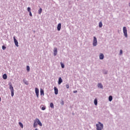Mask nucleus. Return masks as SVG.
Here are the masks:
<instances>
[{
	"instance_id": "1",
	"label": "nucleus",
	"mask_w": 130,
	"mask_h": 130,
	"mask_svg": "<svg viewBox=\"0 0 130 130\" xmlns=\"http://www.w3.org/2000/svg\"><path fill=\"white\" fill-rule=\"evenodd\" d=\"M96 130H102L103 128V124L101 122H99L98 124H96Z\"/></svg>"
},
{
	"instance_id": "2",
	"label": "nucleus",
	"mask_w": 130,
	"mask_h": 130,
	"mask_svg": "<svg viewBox=\"0 0 130 130\" xmlns=\"http://www.w3.org/2000/svg\"><path fill=\"white\" fill-rule=\"evenodd\" d=\"M9 89H10V91L11 92V96L12 97L14 96V87H13V85H12V84H11L9 85Z\"/></svg>"
},
{
	"instance_id": "3",
	"label": "nucleus",
	"mask_w": 130,
	"mask_h": 130,
	"mask_svg": "<svg viewBox=\"0 0 130 130\" xmlns=\"http://www.w3.org/2000/svg\"><path fill=\"white\" fill-rule=\"evenodd\" d=\"M123 32L124 33V35L126 38L127 37V30L126 29V27L124 26L123 27Z\"/></svg>"
},
{
	"instance_id": "4",
	"label": "nucleus",
	"mask_w": 130,
	"mask_h": 130,
	"mask_svg": "<svg viewBox=\"0 0 130 130\" xmlns=\"http://www.w3.org/2000/svg\"><path fill=\"white\" fill-rule=\"evenodd\" d=\"M93 46H97V38L95 37H93Z\"/></svg>"
},
{
	"instance_id": "5",
	"label": "nucleus",
	"mask_w": 130,
	"mask_h": 130,
	"mask_svg": "<svg viewBox=\"0 0 130 130\" xmlns=\"http://www.w3.org/2000/svg\"><path fill=\"white\" fill-rule=\"evenodd\" d=\"M35 120L37 122V124H39V125H40V126H42V123H41V122H40V120H39V119L36 118Z\"/></svg>"
},
{
	"instance_id": "6",
	"label": "nucleus",
	"mask_w": 130,
	"mask_h": 130,
	"mask_svg": "<svg viewBox=\"0 0 130 130\" xmlns=\"http://www.w3.org/2000/svg\"><path fill=\"white\" fill-rule=\"evenodd\" d=\"M13 39H14V41L16 46L18 47H19V43L18 42V41H17V39H16V37H15V36L13 37Z\"/></svg>"
},
{
	"instance_id": "7",
	"label": "nucleus",
	"mask_w": 130,
	"mask_h": 130,
	"mask_svg": "<svg viewBox=\"0 0 130 130\" xmlns=\"http://www.w3.org/2000/svg\"><path fill=\"white\" fill-rule=\"evenodd\" d=\"M35 92H36V94L37 95V98H39V89H38V88L37 87L35 88Z\"/></svg>"
},
{
	"instance_id": "8",
	"label": "nucleus",
	"mask_w": 130,
	"mask_h": 130,
	"mask_svg": "<svg viewBox=\"0 0 130 130\" xmlns=\"http://www.w3.org/2000/svg\"><path fill=\"white\" fill-rule=\"evenodd\" d=\"M54 90L55 95H57L58 94V89H57V88H56V87H54Z\"/></svg>"
},
{
	"instance_id": "9",
	"label": "nucleus",
	"mask_w": 130,
	"mask_h": 130,
	"mask_svg": "<svg viewBox=\"0 0 130 130\" xmlns=\"http://www.w3.org/2000/svg\"><path fill=\"white\" fill-rule=\"evenodd\" d=\"M57 54V48H54V56H55Z\"/></svg>"
},
{
	"instance_id": "10",
	"label": "nucleus",
	"mask_w": 130,
	"mask_h": 130,
	"mask_svg": "<svg viewBox=\"0 0 130 130\" xmlns=\"http://www.w3.org/2000/svg\"><path fill=\"white\" fill-rule=\"evenodd\" d=\"M61 28V23H59L57 25V29L58 30V31H60V29Z\"/></svg>"
},
{
	"instance_id": "11",
	"label": "nucleus",
	"mask_w": 130,
	"mask_h": 130,
	"mask_svg": "<svg viewBox=\"0 0 130 130\" xmlns=\"http://www.w3.org/2000/svg\"><path fill=\"white\" fill-rule=\"evenodd\" d=\"M62 82V79H61V77H59L58 79V85H60Z\"/></svg>"
},
{
	"instance_id": "12",
	"label": "nucleus",
	"mask_w": 130,
	"mask_h": 130,
	"mask_svg": "<svg viewBox=\"0 0 130 130\" xmlns=\"http://www.w3.org/2000/svg\"><path fill=\"white\" fill-rule=\"evenodd\" d=\"M104 58V55L102 53L100 54V59H103Z\"/></svg>"
},
{
	"instance_id": "13",
	"label": "nucleus",
	"mask_w": 130,
	"mask_h": 130,
	"mask_svg": "<svg viewBox=\"0 0 130 130\" xmlns=\"http://www.w3.org/2000/svg\"><path fill=\"white\" fill-rule=\"evenodd\" d=\"M98 88H101V89H103V86L101 83H98Z\"/></svg>"
},
{
	"instance_id": "14",
	"label": "nucleus",
	"mask_w": 130,
	"mask_h": 130,
	"mask_svg": "<svg viewBox=\"0 0 130 130\" xmlns=\"http://www.w3.org/2000/svg\"><path fill=\"white\" fill-rule=\"evenodd\" d=\"M40 94L41 96H44V90H43V89L40 90Z\"/></svg>"
},
{
	"instance_id": "15",
	"label": "nucleus",
	"mask_w": 130,
	"mask_h": 130,
	"mask_svg": "<svg viewBox=\"0 0 130 130\" xmlns=\"http://www.w3.org/2000/svg\"><path fill=\"white\" fill-rule=\"evenodd\" d=\"M3 78L4 80H7V79L8 78V76H7V74H4L3 76Z\"/></svg>"
},
{
	"instance_id": "16",
	"label": "nucleus",
	"mask_w": 130,
	"mask_h": 130,
	"mask_svg": "<svg viewBox=\"0 0 130 130\" xmlns=\"http://www.w3.org/2000/svg\"><path fill=\"white\" fill-rule=\"evenodd\" d=\"M37 127V122H36L35 120H34V127Z\"/></svg>"
},
{
	"instance_id": "17",
	"label": "nucleus",
	"mask_w": 130,
	"mask_h": 130,
	"mask_svg": "<svg viewBox=\"0 0 130 130\" xmlns=\"http://www.w3.org/2000/svg\"><path fill=\"white\" fill-rule=\"evenodd\" d=\"M94 104L95 105H97V104H98V102L97 101V99H94Z\"/></svg>"
},
{
	"instance_id": "18",
	"label": "nucleus",
	"mask_w": 130,
	"mask_h": 130,
	"mask_svg": "<svg viewBox=\"0 0 130 130\" xmlns=\"http://www.w3.org/2000/svg\"><path fill=\"white\" fill-rule=\"evenodd\" d=\"M103 24H102V22H100L99 24V26L100 27V28H102V26H103Z\"/></svg>"
},
{
	"instance_id": "19",
	"label": "nucleus",
	"mask_w": 130,
	"mask_h": 130,
	"mask_svg": "<svg viewBox=\"0 0 130 130\" xmlns=\"http://www.w3.org/2000/svg\"><path fill=\"white\" fill-rule=\"evenodd\" d=\"M19 124L20 126L21 127V128H23V127H24V125H23V124L21 122H19Z\"/></svg>"
},
{
	"instance_id": "20",
	"label": "nucleus",
	"mask_w": 130,
	"mask_h": 130,
	"mask_svg": "<svg viewBox=\"0 0 130 130\" xmlns=\"http://www.w3.org/2000/svg\"><path fill=\"white\" fill-rule=\"evenodd\" d=\"M50 106L51 108H54V106L53 105V103H51Z\"/></svg>"
},
{
	"instance_id": "21",
	"label": "nucleus",
	"mask_w": 130,
	"mask_h": 130,
	"mask_svg": "<svg viewBox=\"0 0 130 130\" xmlns=\"http://www.w3.org/2000/svg\"><path fill=\"white\" fill-rule=\"evenodd\" d=\"M41 107L42 108V110H45V109H46V107L45 106H41Z\"/></svg>"
},
{
	"instance_id": "22",
	"label": "nucleus",
	"mask_w": 130,
	"mask_h": 130,
	"mask_svg": "<svg viewBox=\"0 0 130 130\" xmlns=\"http://www.w3.org/2000/svg\"><path fill=\"white\" fill-rule=\"evenodd\" d=\"M41 13H42V8H40L39 10V15L41 14Z\"/></svg>"
},
{
	"instance_id": "23",
	"label": "nucleus",
	"mask_w": 130,
	"mask_h": 130,
	"mask_svg": "<svg viewBox=\"0 0 130 130\" xmlns=\"http://www.w3.org/2000/svg\"><path fill=\"white\" fill-rule=\"evenodd\" d=\"M109 101L110 102L112 101V96L110 95L109 96Z\"/></svg>"
},
{
	"instance_id": "24",
	"label": "nucleus",
	"mask_w": 130,
	"mask_h": 130,
	"mask_svg": "<svg viewBox=\"0 0 130 130\" xmlns=\"http://www.w3.org/2000/svg\"><path fill=\"white\" fill-rule=\"evenodd\" d=\"M26 70L27 71V72H29L30 71V67H29L28 66H27L26 67Z\"/></svg>"
},
{
	"instance_id": "25",
	"label": "nucleus",
	"mask_w": 130,
	"mask_h": 130,
	"mask_svg": "<svg viewBox=\"0 0 130 130\" xmlns=\"http://www.w3.org/2000/svg\"><path fill=\"white\" fill-rule=\"evenodd\" d=\"M60 64H61V68L62 69H63V68H64V64H63V63H60Z\"/></svg>"
},
{
	"instance_id": "26",
	"label": "nucleus",
	"mask_w": 130,
	"mask_h": 130,
	"mask_svg": "<svg viewBox=\"0 0 130 130\" xmlns=\"http://www.w3.org/2000/svg\"><path fill=\"white\" fill-rule=\"evenodd\" d=\"M27 11L29 13L30 12H31V8L30 7H28L27 8Z\"/></svg>"
},
{
	"instance_id": "27",
	"label": "nucleus",
	"mask_w": 130,
	"mask_h": 130,
	"mask_svg": "<svg viewBox=\"0 0 130 130\" xmlns=\"http://www.w3.org/2000/svg\"><path fill=\"white\" fill-rule=\"evenodd\" d=\"M6 46H2V49H3V50H5V49H6Z\"/></svg>"
},
{
	"instance_id": "28",
	"label": "nucleus",
	"mask_w": 130,
	"mask_h": 130,
	"mask_svg": "<svg viewBox=\"0 0 130 130\" xmlns=\"http://www.w3.org/2000/svg\"><path fill=\"white\" fill-rule=\"evenodd\" d=\"M66 87L67 89H69V88H70V85H69V84H67L66 85Z\"/></svg>"
},
{
	"instance_id": "29",
	"label": "nucleus",
	"mask_w": 130,
	"mask_h": 130,
	"mask_svg": "<svg viewBox=\"0 0 130 130\" xmlns=\"http://www.w3.org/2000/svg\"><path fill=\"white\" fill-rule=\"evenodd\" d=\"M122 54V50H120V54L121 55Z\"/></svg>"
},
{
	"instance_id": "30",
	"label": "nucleus",
	"mask_w": 130,
	"mask_h": 130,
	"mask_svg": "<svg viewBox=\"0 0 130 130\" xmlns=\"http://www.w3.org/2000/svg\"><path fill=\"white\" fill-rule=\"evenodd\" d=\"M29 13V16H30V17H32V13H31V11Z\"/></svg>"
},
{
	"instance_id": "31",
	"label": "nucleus",
	"mask_w": 130,
	"mask_h": 130,
	"mask_svg": "<svg viewBox=\"0 0 130 130\" xmlns=\"http://www.w3.org/2000/svg\"><path fill=\"white\" fill-rule=\"evenodd\" d=\"M24 83H25V85H28V82H24Z\"/></svg>"
},
{
	"instance_id": "32",
	"label": "nucleus",
	"mask_w": 130,
	"mask_h": 130,
	"mask_svg": "<svg viewBox=\"0 0 130 130\" xmlns=\"http://www.w3.org/2000/svg\"><path fill=\"white\" fill-rule=\"evenodd\" d=\"M78 92V91L77 90H75L73 91V93H77Z\"/></svg>"
},
{
	"instance_id": "33",
	"label": "nucleus",
	"mask_w": 130,
	"mask_h": 130,
	"mask_svg": "<svg viewBox=\"0 0 130 130\" xmlns=\"http://www.w3.org/2000/svg\"><path fill=\"white\" fill-rule=\"evenodd\" d=\"M61 104V105H63V104H64L63 101H62Z\"/></svg>"
},
{
	"instance_id": "34",
	"label": "nucleus",
	"mask_w": 130,
	"mask_h": 130,
	"mask_svg": "<svg viewBox=\"0 0 130 130\" xmlns=\"http://www.w3.org/2000/svg\"><path fill=\"white\" fill-rule=\"evenodd\" d=\"M1 101H2V98H1V97H0V102H1Z\"/></svg>"
}]
</instances>
